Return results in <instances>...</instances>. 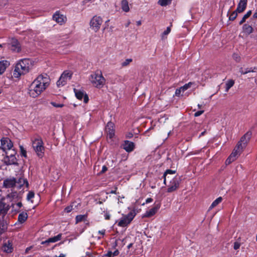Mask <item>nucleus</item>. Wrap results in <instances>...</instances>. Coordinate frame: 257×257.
I'll return each instance as SVG.
<instances>
[{
	"label": "nucleus",
	"mask_w": 257,
	"mask_h": 257,
	"mask_svg": "<svg viewBox=\"0 0 257 257\" xmlns=\"http://www.w3.org/2000/svg\"><path fill=\"white\" fill-rule=\"evenodd\" d=\"M183 92V90L182 89L181 87L179 88H177L175 91V95L177 96H180L181 95V92Z\"/></svg>",
	"instance_id": "obj_47"
},
{
	"label": "nucleus",
	"mask_w": 257,
	"mask_h": 257,
	"mask_svg": "<svg viewBox=\"0 0 257 257\" xmlns=\"http://www.w3.org/2000/svg\"><path fill=\"white\" fill-rule=\"evenodd\" d=\"M105 131L107 137L110 139H112L115 134L114 123L111 121L108 122L106 126Z\"/></svg>",
	"instance_id": "obj_13"
},
{
	"label": "nucleus",
	"mask_w": 257,
	"mask_h": 257,
	"mask_svg": "<svg viewBox=\"0 0 257 257\" xmlns=\"http://www.w3.org/2000/svg\"><path fill=\"white\" fill-rule=\"evenodd\" d=\"M237 13L236 11L233 12L229 17V20L230 21H233L237 17Z\"/></svg>",
	"instance_id": "obj_41"
},
{
	"label": "nucleus",
	"mask_w": 257,
	"mask_h": 257,
	"mask_svg": "<svg viewBox=\"0 0 257 257\" xmlns=\"http://www.w3.org/2000/svg\"><path fill=\"white\" fill-rule=\"evenodd\" d=\"M31 247H27L26 249V252H27L31 249Z\"/></svg>",
	"instance_id": "obj_64"
},
{
	"label": "nucleus",
	"mask_w": 257,
	"mask_h": 257,
	"mask_svg": "<svg viewBox=\"0 0 257 257\" xmlns=\"http://www.w3.org/2000/svg\"><path fill=\"white\" fill-rule=\"evenodd\" d=\"M132 61H133V59L131 58L126 59L123 62L121 63V66H122V67L127 66Z\"/></svg>",
	"instance_id": "obj_37"
},
{
	"label": "nucleus",
	"mask_w": 257,
	"mask_h": 257,
	"mask_svg": "<svg viewBox=\"0 0 257 257\" xmlns=\"http://www.w3.org/2000/svg\"><path fill=\"white\" fill-rule=\"evenodd\" d=\"M252 136L251 131L247 132L243 136H242L237 145L238 148L244 150L248 143L249 142Z\"/></svg>",
	"instance_id": "obj_8"
},
{
	"label": "nucleus",
	"mask_w": 257,
	"mask_h": 257,
	"mask_svg": "<svg viewBox=\"0 0 257 257\" xmlns=\"http://www.w3.org/2000/svg\"><path fill=\"white\" fill-rule=\"evenodd\" d=\"M234 161L235 160L232 158V156H229L226 159L225 163L226 165H228Z\"/></svg>",
	"instance_id": "obj_45"
},
{
	"label": "nucleus",
	"mask_w": 257,
	"mask_h": 257,
	"mask_svg": "<svg viewBox=\"0 0 257 257\" xmlns=\"http://www.w3.org/2000/svg\"><path fill=\"white\" fill-rule=\"evenodd\" d=\"M107 170V167L105 166H103L102 169V172H104Z\"/></svg>",
	"instance_id": "obj_58"
},
{
	"label": "nucleus",
	"mask_w": 257,
	"mask_h": 257,
	"mask_svg": "<svg viewBox=\"0 0 257 257\" xmlns=\"http://www.w3.org/2000/svg\"><path fill=\"white\" fill-rule=\"evenodd\" d=\"M247 5V0H240L237 5L236 11L238 13L242 12L246 8Z\"/></svg>",
	"instance_id": "obj_22"
},
{
	"label": "nucleus",
	"mask_w": 257,
	"mask_h": 257,
	"mask_svg": "<svg viewBox=\"0 0 257 257\" xmlns=\"http://www.w3.org/2000/svg\"><path fill=\"white\" fill-rule=\"evenodd\" d=\"M245 20H246V19L244 18V17H243L242 19L239 23V25H241L242 24H243L245 21Z\"/></svg>",
	"instance_id": "obj_56"
},
{
	"label": "nucleus",
	"mask_w": 257,
	"mask_h": 257,
	"mask_svg": "<svg viewBox=\"0 0 257 257\" xmlns=\"http://www.w3.org/2000/svg\"><path fill=\"white\" fill-rule=\"evenodd\" d=\"M163 177H164V183L165 184H166V176H164V175H163Z\"/></svg>",
	"instance_id": "obj_59"
},
{
	"label": "nucleus",
	"mask_w": 257,
	"mask_h": 257,
	"mask_svg": "<svg viewBox=\"0 0 257 257\" xmlns=\"http://www.w3.org/2000/svg\"><path fill=\"white\" fill-rule=\"evenodd\" d=\"M153 201V199L151 198H148L146 200V203H149L152 202Z\"/></svg>",
	"instance_id": "obj_54"
},
{
	"label": "nucleus",
	"mask_w": 257,
	"mask_h": 257,
	"mask_svg": "<svg viewBox=\"0 0 257 257\" xmlns=\"http://www.w3.org/2000/svg\"><path fill=\"white\" fill-rule=\"evenodd\" d=\"M234 84V81L232 79H229L226 82L225 84V91L227 92L229 89L232 87Z\"/></svg>",
	"instance_id": "obj_30"
},
{
	"label": "nucleus",
	"mask_w": 257,
	"mask_h": 257,
	"mask_svg": "<svg viewBox=\"0 0 257 257\" xmlns=\"http://www.w3.org/2000/svg\"><path fill=\"white\" fill-rule=\"evenodd\" d=\"M87 218V215H79L76 217V221L77 223L84 220Z\"/></svg>",
	"instance_id": "obj_36"
},
{
	"label": "nucleus",
	"mask_w": 257,
	"mask_h": 257,
	"mask_svg": "<svg viewBox=\"0 0 257 257\" xmlns=\"http://www.w3.org/2000/svg\"><path fill=\"white\" fill-rule=\"evenodd\" d=\"M160 208V206L157 205L156 206H155L151 209H150L149 210L147 211L146 213H145L144 216L146 217H150L152 216H153L155 213L157 212L158 209Z\"/></svg>",
	"instance_id": "obj_23"
},
{
	"label": "nucleus",
	"mask_w": 257,
	"mask_h": 257,
	"mask_svg": "<svg viewBox=\"0 0 257 257\" xmlns=\"http://www.w3.org/2000/svg\"><path fill=\"white\" fill-rule=\"evenodd\" d=\"M3 250L7 253H11L13 250V247L12 242L10 240H8L4 243L3 246Z\"/></svg>",
	"instance_id": "obj_21"
},
{
	"label": "nucleus",
	"mask_w": 257,
	"mask_h": 257,
	"mask_svg": "<svg viewBox=\"0 0 257 257\" xmlns=\"http://www.w3.org/2000/svg\"><path fill=\"white\" fill-rule=\"evenodd\" d=\"M175 173H176V171H175V170L168 169L165 172L164 175V176H167L168 174H174Z\"/></svg>",
	"instance_id": "obj_46"
},
{
	"label": "nucleus",
	"mask_w": 257,
	"mask_h": 257,
	"mask_svg": "<svg viewBox=\"0 0 257 257\" xmlns=\"http://www.w3.org/2000/svg\"><path fill=\"white\" fill-rule=\"evenodd\" d=\"M73 209L72 206H68L65 208V211L67 213H69Z\"/></svg>",
	"instance_id": "obj_49"
},
{
	"label": "nucleus",
	"mask_w": 257,
	"mask_h": 257,
	"mask_svg": "<svg viewBox=\"0 0 257 257\" xmlns=\"http://www.w3.org/2000/svg\"><path fill=\"white\" fill-rule=\"evenodd\" d=\"M98 233L101 235H102V236L104 235L105 233V229H102L101 230H99Z\"/></svg>",
	"instance_id": "obj_52"
},
{
	"label": "nucleus",
	"mask_w": 257,
	"mask_h": 257,
	"mask_svg": "<svg viewBox=\"0 0 257 257\" xmlns=\"http://www.w3.org/2000/svg\"><path fill=\"white\" fill-rule=\"evenodd\" d=\"M222 200V198L221 197H219L215 199L211 204L209 208V210H211L212 208L216 206L218 204H219Z\"/></svg>",
	"instance_id": "obj_29"
},
{
	"label": "nucleus",
	"mask_w": 257,
	"mask_h": 257,
	"mask_svg": "<svg viewBox=\"0 0 257 257\" xmlns=\"http://www.w3.org/2000/svg\"><path fill=\"white\" fill-rule=\"evenodd\" d=\"M257 70V67H254L252 68H246L245 72H242V67H240L239 68V71L241 73V74L244 75L249 72H255Z\"/></svg>",
	"instance_id": "obj_27"
},
{
	"label": "nucleus",
	"mask_w": 257,
	"mask_h": 257,
	"mask_svg": "<svg viewBox=\"0 0 257 257\" xmlns=\"http://www.w3.org/2000/svg\"><path fill=\"white\" fill-rule=\"evenodd\" d=\"M29 183L27 180L23 177H20L17 179V183L16 184V187L18 189H21L22 188H28Z\"/></svg>",
	"instance_id": "obj_12"
},
{
	"label": "nucleus",
	"mask_w": 257,
	"mask_h": 257,
	"mask_svg": "<svg viewBox=\"0 0 257 257\" xmlns=\"http://www.w3.org/2000/svg\"><path fill=\"white\" fill-rule=\"evenodd\" d=\"M120 5L121 9L123 12L127 13L130 11V7L127 0H122Z\"/></svg>",
	"instance_id": "obj_26"
},
{
	"label": "nucleus",
	"mask_w": 257,
	"mask_h": 257,
	"mask_svg": "<svg viewBox=\"0 0 257 257\" xmlns=\"http://www.w3.org/2000/svg\"><path fill=\"white\" fill-rule=\"evenodd\" d=\"M51 104L55 107H62L64 105L63 103H57L53 101L51 102Z\"/></svg>",
	"instance_id": "obj_44"
},
{
	"label": "nucleus",
	"mask_w": 257,
	"mask_h": 257,
	"mask_svg": "<svg viewBox=\"0 0 257 257\" xmlns=\"http://www.w3.org/2000/svg\"><path fill=\"white\" fill-rule=\"evenodd\" d=\"M135 216V213L130 212L126 215L123 216L118 222L117 225L120 227L127 226L133 220Z\"/></svg>",
	"instance_id": "obj_6"
},
{
	"label": "nucleus",
	"mask_w": 257,
	"mask_h": 257,
	"mask_svg": "<svg viewBox=\"0 0 257 257\" xmlns=\"http://www.w3.org/2000/svg\"><path fill=\"white\" fill-rule=\"evenodd\" d=\"M130 24H131V22H130V21H128V22H127V23L125 25V27H127L130 25Z\"/></svg>",
	"instance_id": "obj_63"
},
{
	"label": "nucleus",
	"mask_w": 257,
	"mask_h": 257,
	"mask_svg": "<svg viewBox=\"0 0 257 257\" xmlns=\"http://www.w3.org/2000/svg\"><path fill=\"white\" fill-rule=\"evenodd\" d=\"M141 24H142V22L141 21H138L137 22V25L138 26H140L141 25Z\"/></svg>",
	"instance_id": "obj_61"
},
{
	"label": "nucleus",
	"mask_w": 257,
	"mask_h": 257,
	"mask_svg": "<svg viewBox=\"0 0 257 257\" xmlns=\"http://www.w3.org/2000/svg\"><path fill=\"white\" fill-rule=\"evenodd\" d=\"M9 48L14 52H19L21 51L20 45L17 40L15 39H13L11 40Z\"/></svg>",
	"instance_id": "obj_15"
},
{
	"label": "nucleus",
	"mask_w": 257,
	"mask_h": 257,
	"mask_svg": "<svg viewBox=\"0 0 257 257\" xmlns=\"http://www.w3.org/2000/svg\"><path fill=\"white\" fill-rule=\"evenodd\" d=\"M62 237V234L60 233L52 237H50L48 239L43 241L41 242V244H45L46 245H48L50 243H54L60 240H61Z\"/></svg>",
	"instance_id": "obj_17"
},
{
	"label": "nucleus",
	"mask_w": 257,
	"mask_h": 257,
	"mask_svg": "<svg viewBox=\"0 0 257 257\" xmlns=\"http://www.w3.org/2000/svg\"><path fill=\"white\" fill-rule=\"evenodd\" d=\"M6 157L5 158V162L7 165H18L17 159L16 157V152L12 150L10 152H6Z\"/></svg>",
	"instance_id": "obj_7"
},
{
	"label": "nucleus",
	"mask_w": 257,
	"mask_h": 257,
	"mask_svg": "<svg viewBox=\"0 0 257 257\" xmlns=\"http://www.w3.org/2000/svg\"><path fill=\"white\" fill-rule=\"evenodd\" d=\"M10 65L9 61L6 60H0V75L5 73L7 68Z\"/></svg>",
	"instance_id": "obj_20"
},
{
	"label": "nucleus",
	"mask_w": 257,
	"mask_h": 257,
	"mask_svg": "<svg viewBox=\"0 0 257 257\" xmlns=\"http://www.w3.org/2000/svg\"><path fill=\"white\" fill-rule=\"evenodd\" d=\"M1 149L3 150L4 152H10L12 150V148L13 147V144L11 140L8 138H3L1 140Z\"/></svg>",
	"instance_id": "obj_9"
},
{
	"label": "nucleus",
	"mask_w": 257,
	"mask_h": 257,
	"mask_svg": "<svg viewBox=\"0 0 257 257\" xmlns=\"http://www.w3.org/2000/svg\"><path fill=\"white\" fill-rule=\"evenodd\" d=\"M179 179L176 177L174 178L170 182L167 192L171 193L176 190L179 186Z\"/></svg>",
	"instance_id": "obj_11"
},
{
	"label": "nucleus",
	"mask_w": 257,
	"mask_h": 257,
	"mask_svg": "<svg viewBox=\"0 0 257 257\" xmlns=\"http://www.w3.org/2000/svg\"><path fill=\"white\" fill-rule=\"evenodd\" d=\"M172 0H159L158 4L162 7H165L170 5Z\"/></svg>",
	"instance_id": "obj_33"
},
{
	"label": "nucleus",
	"mask_w": 257,
	"mask_h": 257,
	"mask_svg": "<svg viewBox=\"0 0 257 257\" xmlns=\"http://www.w3.org/2000/svg\"><path fill=\"white\" fill-rule=\"evenodd\" d=\"M240 243H239L238 242H235L234 243L233 248L235 250H236V249H238L240 247Z\"/></svg>",
	"instance_id": "obj_48"
},
{
	"label": "nucleus",
	"mask_w": 257,
	"mask_h": 257,
	"mask_svg": "<svg viewBox=\"0 0 257 257\" xmlns=\"http://www.w3.org/2000/svg\"><path fill=\"white\" fill-rule=\"evenodd\" d=\"M123 149L127 152H132L135 148V144L133 142L129 141H125L122 144Z\"/></svg>",
	"instance_id": "obj_18"
},
{
	"label": "nucleus",
	"mask_w": 257,
	"mask_h": 257,
	"mask_svg": "<svg viewBox=\"0 0 257 257\" xmlns=\"http://www.w3.org/2000/svg\"><path fill=\"white\" fill-rule=\"evenodd\" d=\"M17 183V178L14 177H11L4 180V185L6 188H12L16 187V184Z\"/></svg>",
	"instance_id": "obj_16"
},
{
	"label": "nucleus",
	"mask_w": 257,
	"mask_h": 257,
	"mask_svg": "<svg viewBox=\"0 0 257 257\" xmlns=\"http://www.w3.org/2000/svg\"><path fill=\"white\" fill-rule=\"evenodd\" d=\"M243 31L245 33L248 35L252 32L253 29L251 26L247 24H244L243 26Z\"/></svg>",
	"instance_id": "obj_28"
},
{
	"label": "nucleus",
	"mask_w": 257,
	"mask_h": 257,
	"mask_svg": "<svg viewBox=\"0 0 257 257\" xmlns=\"http://www.w3.org/2000/svg\"><path fill=\"white\" fill-rule=\"evenodd\" d=\"M72 76V73L70 71H65L61 74L59 79L57 82V85L58 86H64L66 83L67 80H70Z\"/></svg>",
	"instance_id": "obj_10"
},
{
	"label": "nucleus",
	"mask_w": 257,
	"mask_h": 257,
	"mask_svg": "<svg viewBox=\"0 0 257 257\" xmlns=\"http://www.w3.org/2000/svg\"><path fill=\"white\" fill-rule=\"evenodd\" d=\"M20 152L22 156L27 158V151L22 146L20 147Z\"/></svg>",
	"instance_id": "obj_40"
},
{
	"label": "nucleus",
	"mask_w": 257,
	"mask_h": 257,
	"mask_svg": "<svg viewBox=\"0 0 257 257\" xmlns=\"http://www.w3.org/2000/svg\"><path fill=\"white\" fill-rule=\"evenodd\" d=\"M12 207L14 210L19 212L20 211V208L22 207V203L21 202H19L16 203L12 204Z\"/></svg>",
	"instance_id": "obj_31"
},
{
	"label": "nucleus",
	"mask_w": 257,
	"mask_h": 257,
	"mask_svg": "<svg viewBox=\"0 0 257 257\" xmlns=\"http://www.w3.org/2000/svg\"><path fill=\"white\" fill-rule=\"evenodd\" d=\"M251 14V11L249 10L244 15V18H245L246 19H247Z\"/></svg>",
	"instance_id": "obj_51"
},
{
	"label": "nucleus",
	"mask_w": 257,
	"mask_h": 257,
	"mask_svg": "<svg viewBox=\"0 0 257 257\" xmlns=\"http://www.w3.org/2000/svg\"><path fill=\"white\" fill-rule=\"evenodd\" d=\"M7 228V225L6 222L4 221L0 222V233L2 234L5 232Z\"/></svg>",
	"instance_id": "obj_35"
},
{
	"label": "nucleus",
	"mask_w": 257,
	"mask_h": 257,
	"mask_svg": "<svg viewBox=\"0 0 257 257\" xmlns=\"http://www.w3.org/2000/svg\"><path fill=\"white\" fill-rule=\"evenodd\" d=\"M116 189L117 188H115V190H111L110 192H109V193H111V194H116Z\"/></svg>",
	"instance_id": "obj_57"
},
{
	"label": "nucleus",
	"mask_w": 257,
	"mask_h": 257,
	"mask_svg": "<svg viewBox=\"0 0 257 257\" xmlns=\"http://www.w3.org/2000/svg\"><path fill=\"white\" fill-rule=\"evenodd\" d=\"M171 32V27H168L165 31L162 34V38L164 39V36L168 35Z\"/></svg>",
	"instance_id": "obj_42"
},
{
	"label": "nucleus",
	"mask_w": 257,
	"mask_h": 257,
	"mask_svg": "<svg viewBox=\"0 0 257 257\" xmlns=\"http://www.w3.org/2000/svg\"><path fill=\"white\" fill-rule=\"evenodd\" d=\"M192 84H193V83L190 82L188 83L185 84L183 86H181L182 89L183 90V92H184L185 90H186L188 88H189Z\"/></svg>",
	"instance_id": "obj_38"
},
{
	"label": "nucleus",
	"mask_w": 257,
	"mask_h": 257,
	"mask_svg": "<svg viewBox=\"0 0 257 257\" xmlns=\"http://www.w3.org/2000/svg\"><path fill=\"white\" fill-rule=\"evenodd\" d=\"M34 61L30 59L24 58L19 60L15 65L13 76L19 78L22 75L28 73L32 69Z\"/></svg>",
	"instance_id": "obj_2"
},
{
	"label": "nucleus",
	"mask_w": 257,
	"mask_h": 257,
	"mask_svg": "<svg viewBox=\"0 0 257 257\" xmlns=\"http://www.w3.org/2000/svg\"><path fill=\"white\" fill-rule=\"evenodd\" d=\"M50 78L46 74L39 75L29 88V94L33 98L39 96L49 85Z\"/></svg>",
	"instance_id": "obj_1"
},
{
	"label": "nucleus",
	"mask_w": 257,
	"mask_h": 257,
	"mask_svg": "<svg viewBox=\"0 0 257 257\" xmlns=\"http://www.w3.org/2000/svg\"><path fill=\"white\" fill-rule=\"evenodd\" d=\"M232 57L234 60L237 62H239L241 60L240 57L237 54H233Z\"/></svg>",
	"instance_id": "obj_43"
},
{
	"label": "nucleus",
	"mask_w": 257,
	"mask_h": 257,
	"mask_svg": "<svg viewBox=\"0 0 257 257\" xmlns=\"http://www.w3.org/2000/svg\"><path fill=\"white\" fill-rule=\"evenodd\" d=\"M89 80L92 85L97 88H102L105 83V79L100 70H97L93 72L90 75Z\"/></svg>",
	"instance_id": "obj_3"
},
{
	"label": "nucleus",
	"mask_w": 257,
	"mask_h": 257,
	"mask_svg": "<svg viewBox=\"0 0 257 257\" xmlns=\"http://www.w3.org/2000/svg\"><path fill=\"white\" fill-rule=\"evenodd\" d=\"M102 22V18L101 17L96 15L94 16L90 21V28L94 32H97L99 30Z\"/></svg>",
	"instance_id": "obj_5"
},
{
	"label": "nucleus",
	"mask_w": 257,
	"mask_h": 257,
	"mask_svg": "<svg viewBox=\"0 0 257 257\" xmlns=\"http://www.w3.org/2000/svg\"><path fill=\"white\" fill-rule=\"evenodd\" d=\"M203 112H204V110H199V111H197V112H196L194 113V116L195 117H198V116L201 115Z\"/></svg>",
	"instance_id": "obj_50"
},
{
	"label": "nucleus",
	"mask_w": 257,
	"mask_h": 257,
	"mask_svg": "<svg viewBox=\"0 0 257 257\" xmlns=\"http://www.w3.org/2000/svg\"><path fill=\"white\" fill-rule=\"evenodd\" d=\"M8 210V208L6 205L3 202H0V213H6Z\"/></svg>",
	"instance_id": "obj_34"
},
{
	"label": "nucleus",
	"mask_w": 257,
	"mask_h": 257,
	"mask_svg": "<svg viewBox=\"0 0 257 257\" xmlns=\"http://www.w3.org/2000/svg\"><path fill=\"white\" fill-rule=\"evenodd\" d=\"M119 254V251L118 250H115L113 252H112L113 257L114 256H116Z\"/></svg>",
	"instance_id": "obj_55"
},
{
	"label": "nucleus",
	"mask_w": 257,
	"mask_h": 257,
	"mask_svg": "<svg viewBox=\"0 0 257 257\" xmlns=\"http://www.w3.org/2000/svg\"><path fill=\"white\" fill-rule=\"evenodd\" d=\"M53 20L60 25L63 24L66 21V18L59 12H56L53 16Z\"/></svg>",
	"instance_id": "obj_14"
},
{
	"label": "nucleus",
	"mask_w": 257,
	"mask_h": 257,
	"mask_svg": "<svg viewBox=\"0 0 257 257\" xmlns=\"http://www.w3.org/2000/svg\"><path fill=\"white\" fill-rule=\"evenodd\" d=\"M35 193L33 191H29L27 196V199L28 201L31 200L34 197Z\"/></svg>",
	"instance_id": "obj_39"
},
{
	"label": "nucleus",
	"mask_w": 257,
	"mask_h": 257,
	"mask_svg": "<svg viewBox=\"0 0 257 257\" xmlns=\"http://www.w3.org/2000/svg\"><path fill=\"white\" fill-rule=\"evenodd\" d=\"M102 210L101 214H103V216L105 220H109L110 218V214L109 211L107 209H104L103 210L102 209H101Z\"/></svg>",
	"instance_id": "obj_32"
},
{
	"label": "nucleus",
	"mask_w": 257,
	"mask_h": 257,
	"mask_svg": "<svg viewBox=\"0 0 257 257\" xmlns=\"http://www.w3.org/2000/svg\"><path fill=\"white\" fill-rule=\"evenodd\" d=\"M28 214L27 212H22L19 214L18 218V221L20 223H23L28 218Z\"/></svg>",
	"instance_id": "obj_25"
},
{
	"label": "nucleus",
	"mask_w": 257,
	"mask_h": 257,
	"mask_svg": "<svg viewBox=\"0 0 257 257\" xmlns=\"http://www.w3.org/2000/svg\"><path fill=\"white\" fill-rule=\"evenodd\" d=\"M33 148L39 158H42L44 154L45 147L42 139L40 137L35 138L32 141Z\"/></svg>",
	"instance_id": "obj_4"
},
{
	"label": "nucleus",
	"mask_w": 257,
	"mask_h": 257,
	"mask_svg": "<svg viewBox=\"0 0 257 257\" xmlns=\"http://www.w3.org/2000/svg\"><path fill=\"white\" fill-rule=\"evenodd\" d=\"M243 151V149L238 148L237 145H236L230 156H232V158L235 160Z\"/></svg>",
	"instance_id": "obj_24"
},
{
	"label": "nucleus",
	"mask_w": 257,
	"mask_h": 257,
	"mask_svg": "<svg viewBox=\"0 0 257 257\" xmlns=\"http://www.w3.org/2000/svg\"><path fill=\"white\" fill-rule=\"evenodd\" d=\"M66 255L63 253H61L58 257H65Z\"/></svg>",
	"instance_id": "obj_60"
},
{
	"label": "nucleus",
	"mask_w": 257,
	"mask_h": 257,
	"mask_svg": "<svg viewBox=\"0 0 257 257\" xmlns=\"http://www.w3.org/2000/svg\"><path fill=\"white\" fill-rule=\"evenodd\" d=\"M133 245V243H130L128 245H127V248L129 249Z\"/></svg>",
	"instance_id": "obj_62"
},
{
	"label": "nucleus",
	"mask_w": 257,
	"mask_h": 257,
	"mask_svg": "<svg viewBox=\"0 0 257 257\" xmlns=\"http://www.w3.org/2000/svg\"><path fill=\"white\" fill-rule=\"evenodd\" d=\"M74 91L75 92V94L77 98H78L79 100H82V98L84 97V101L85 102H87L88 100V96L86 94H84L83 91L78 90L75 88L74 89Z\"/></svg>",
	"instance_id": "obj_19"
},
{
	"label": "nucleus",
	"mask_w": 257,
	"mask_h": 257,
	"mask_svg": "<svg viewBox=\"0 0 257 257\" xmlns=\"http://www.w3.org/2000/svg\"><path fill=\"white\" fill-rule=\"evenodd\" d=\"M105 256L108 257H113L112 252L110 251H108L107 253L105 254Z\"/></svg>",
	"instance_id": "obj_53"
}]
</instances>
